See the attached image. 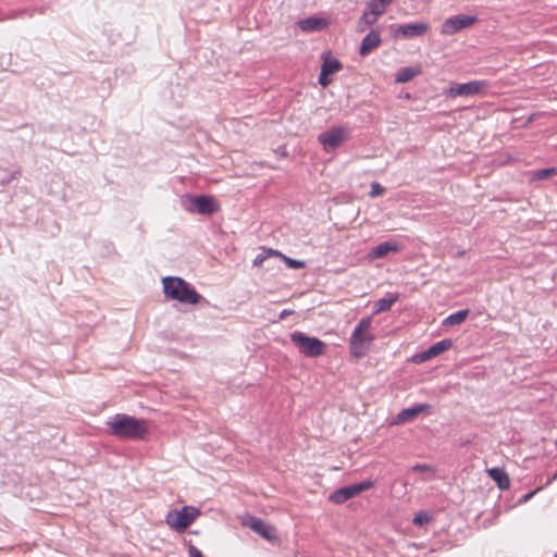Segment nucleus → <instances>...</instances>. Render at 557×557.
Masks as SVG:
<instances>
[{"label":"nucleus","mask_w":557,"mask_h":557,"mask_svg":"<svg viewBox=\"0 0 557 557\" xmlns=\"http://www.w3.org/2000/svg\"><path fill=\"white\" fill-rule=\"evenodd\" d=\"M107 425L110 434L120 438L138 441L148 434L147 421L127 414H115Z\"/></svg>","instance_id":"nucleus-1"},{"label":"nucleus","mask_w":557,"mask_h":557,"mask_svg":"<svg viewBox=\"0 0 557 557\" xmlns=\"http://www.w3.org/2000/svg\"><path fill=\"white\" fill-rule=\"evenodd\" d=\"M163 293L166 298L185 305H197L202 296L186 281L177 276L162 280Z\"/></svg>","instance_id":"nucleus-2"},{"label":"nucleus","mask_w":557,"mask_h":557,"mask_svg":"<svg viewBox=\"0 0 557 557\" xmlns=\"http://www.w3.org/2000/svg\"><path fill=\"white\" fill-rule=\"evenodd\" d=\"M372 319L363 318L359 321L349 339L350 355L360 359L367 355L375 339L371 332Z\"/></svg>","instance_id":"nucleus-3"},{"label":"nucleus","mask_w":557,"mask_h":557,"mask_svg":"<svg viewBox=\"0 0 557 557\" xmlns=\"http://www.w3.org/2000/svg\"><path fill=\"white\" fill-rule=\"evenodd\" d=\"M290 339L306 357L317 358L325 354L326 344L318 337H311L301 332L290 334Z\"/></svg>","instance_id":"nucleus-4"},{"label":"nucleus","mask_w":557,"mask_h":557,"mask_svg":"<svg viewBox=\"0 0 557 557\" xmlns=\"http://www.w3.org/2000/svg\"><path fill=\"white\" fill-rule=\"evenodd\" d=\"M200 516V511L193 506L170 510L165 517L166 524L176 532H184Z\"/></svg>","instance_id":"nucleus-5"},{"label":"nucleus","mask_w":557,"mask_h":557,"mask_svg":"<svg viewBox=\"0 0 557 557\" xmlns=\"http://www.w3.org/2000/svg\"><path fill=\"white\" fill-rule=\"evenodd\" d=\"M488 86L486 81H472L463 84H454L445 94L450 98L474 96L484 92Z\"/></svg>","instance_id":"nucleus-6"},{"label":"nucleus","mask_w":557,"mask_h":557,"mask_svg":"<svg viewBox=\"0 0 557 557\" xmlns=\"http://www.w3.org/2000/svg\"><path fill=\"white\" fill-rule=\"evenodd\" d=\"M373 485L372 481H363L361 483L338 488L330 495V500L337 505L343 504L346 500L358 496L362 492L372 488Z\"/></svg>","instance_id":"nucleus-7"},{"label":"nucleus","mask_w":557,"mask_h":557,"mask_svg":"<svg viewBox=\"0 0 557 557\" xmlns=\"http://www.w3.org/2000/svg\"><path fill=\"white\" fill-rule=\"evenodd\" d=\"M478 22L473 15H455L444 21L441 26V34L444 36L454 35L461 29L469 28Z\"/></svg>","instance_id":"nucleus-8"},{"label":"nucleus","mask_w":557,"mask_h":557,"mask_svg":"<svg viewBox=\"0 0 557 557\" xmlns=\"http://www.w3.org/2000/svg\"><path fill=\"white\" fill-rule=\"evenodd\" d=\"M194 208H187L188 211H196L202 215H210L220 211V203L212 196H190L188 198Z\"/></svg>","instance_id":"nucleus-9"},{"label":"nucleus","mask_w":557,"mask_h":557,"mask_svg":"<svg viewBox=\"0 0 557 557\" xmlns=\"http://www.w3.org/2000/svg\"><path fill=\"white\" fill-rule=\"evenodd\" d=\"M388 4V0H370L367 10L363 12L359 21L360 30H364V28L361 26L362 24H364V26L373 25L377 18L386 11Z\"/></svg>","instance_id":"nucleus-10"},{"label":"nucleus","mask_w":557,"mask_h":557,"mask_svg":"<svg viewBox=\"0 0 557 557\" xmlns=\"http://www.w3.org/2000/svg\"><path fill=\"white\" fill-rule=\"evenodd\" d=\"M348 137V131L345 127H332L331 129L319 135V143L324 150L329 151L341 146Z\"/></svg>","instance_id":"nucleus-11"},{"label":"nucleus","mask_w":557,"mask_h":557,"mask_svg":"<svg viewBox=\"0 0 557 557\" xmlns=\"http://www.w3.org/2000/svg\"><path fill=\"white\" fill-rule=\"evenodd\" d=\"M243 524L250 528L253 532L258 533L264 540L274 542L277 540L276 530L274 527L265 523L262 519L247 516L243 519Z\"/></svg>","instance_id":"nucleus-12"},{"label":"nucleus","mask_w":557,"mask_h":557,"mask_svg":"<svg viewBox=\"0 0 557 557\" xmlns=\"http://www.w3.org/2000/svg\"><path fill=\"white\" fill-rule=\"evenodd\" d=\"M430 30V25L426 23L404 24L396 28L395 37L413 38L425 35Z\"/></svg>","instance_id":"nucleus-13"},{"label":"nucleus","mask_w":557,"mask_h":557,"mask_svg":"<svg viewBox=\"0 0 557 557\" xmlns=\"http://www.w3.org/2000/svg\"><path fill=\"white\" fill-rule=\"evenodd\" d=\"M400 249L401 246L395 240L384 242L372 248V250L369 252V258L373 260L380 259L389 252H398Z\"/></svg>","instance_id":"nucleus-14"},{"label":"nucleus","mask_w":557,"mask_h":557,"mask_svg":"<svg viewBox=\"0 0 557 557\" xmlns=\"http://www.w3.org/2000/svg\"><path fill=\"white\" fill-rule=\"evenodd\" d=\"M429 409L430 405L428 404H421L411 408H406L396 416V423L409 422L413 420L418 414L425 412Z\"/></svg>","instance_id":"nucleus-15"},{"label":"nucleus","mask_w":557,"mask_h":557,"mask_svg":"<svg viewBox=\"0 0 557 557\" xmlns=\"http://www.w3.org/2000/svg\"><path fill=\"white\" fill-rule=\"evenodd\" d=\"M380 45V34L376 32H371L362 39L359 53L364 57L369 54L372 50L376 49Z\"/></svg>","instance_id":"nucleus-16"},{"label":"nucleus","mask_w":557,"mask_h":557,"mask_svg":"<svg viewBox=\"0 0 557 557\" xmlns=\"http://www.w3.org/2000/svg\"><path fill=\"white\" fill-rule=\"evenodd\" d=\"M488 476L497 484L500 490H508L510 487V479L507 472L502 468L487 469Z\"/></svg>","instance_id":"nucleus-17"},{"label":"nucleus","mask_w":557,"mask_h":557,"mask_svg":"<svg viewBox=\"0 0 557 557\" xmlns=\"http://www.w3.org/2000/svg\"><path fill=\"white\" fill-rule=\"evenodd\" d=\"M298 25L304 32H317L324 29L329 25V22L325 18L307 17L299 21Z\"/></svg>","instance_id":"nucleus-18"},{"label":"nucleus","mask_w":557,"mask_h":557,"mask_svg":"<svg viewBox=\"0 0 557 557\" xmlns=\"http://www.w3.org/2000/svg\"><path fill=\"white\" fill-rule=\"evenodd\" d=\"M422 73L420 65L408 66L400 69L395 77V82L398 84L407 83Z\"/></svg>","instance_id":"nucleus-19"},{"label":"nucleus","mask_w":557,"mask_h":557,"mask_svg":"<svg viewBox=\"0 0 557 557\" xmlns=\"http://www.w3.org/2000/svg\"><path fill=\"white\" fill-rule=\"evenodd\" d=\"M399 295L397 293L388 294V297L381 298L374 304V314L388 311L392 306L398 301Z\"/></svg>","instance_id":"nucleus-20"},{"label":"nucleus","mask_w":557,"mask_h":557,"mask_svg":"<svg viewBox=\"0 0 557 557\" xmlns=\"http://www.w3.org/2000/svg\"><path fill=\"white\" fill-rule=\"evenodd\" d=\"M321 69L324 70V72L329 73L330 75H333L336 72L341 71L343 69V65L336 58H333L329 53H326L323 55V64Z\"/></svg>","instance_id":"nucleus-21"},{"label":"nucleus","mask_w":557,"mask_h":557,"mask_svg":"<svg viewBox=\"0 0 557 557\" xmlns=\"http://www.w3.org/2000/svg\"><path fill=\"white\" fill-rule=\"evenodd\" d=\"M451 347V341L450 339H443L441 342L435 343L428 349V355L436 357L441 355L442 352L448 350Z\"/></svg>","instance_id":"nucleus-22"},{"label":"nucleus","mask_w":557,"mask_h":557,"mask_svg":"<svg viewBox=\"0 0 557 557\" xmlns=\"http://www.w3.org/2000/svg\"><path fill=\"white\" fill-rule=\"evenodd\" d=\"M469 314V310H460L458 312H455L450 315H448L443 324L444 325H458V324H461L468 317Z\"/></svg>","instance_id":"nucleus-23"},{"label":"nucleus","mask_w":557,"mask_h":557,"mask_svg":"<svg viewBox=\"0 0 557 557\" xmlns=\"http://www.w3.org/2000/svg\"><path fill=\"white\" fill-rule=\"evenodd\" d=\"M557 174V169L556 168H548V169H543V170H539L534 173V178L536 180H545V178H548L549 176L552 175H555Z\"/></svg>","instance_id":"nucleus-24"},{"label":"nucleus","mask_w":557,"mask_h":557,"mask_svg":"<svg viewBox=\"0 0 557 557\" xmlns=\"http://www.w3.org/2000/svg\"><path fill=\"white\" fill-rule=\"evenodd\" d=\"M385 193V188L377 182H372L370 196L372 198L382 196Z\"/></svg>","instance_id":"nucleus-25"},{"label":"nucleus","mask_w":557,"mask_h":557,"mask_svg":"<svg viewBox=\"0 0 557 557\" xmlns=\"http://www.w3.org/2000/svg\"><path fill=\"white\" fill-rule=\"evenodd\" d=\"M282 259L292 269H300V268L305 267V263L302 261L288 258V257H286L284 255H283Z\"/></svg>","instance_id":"nucleus-26"},{"label":"nucleus","mask_w":557,"mask_h":557,"mask_svg":"<svg viewBox=\"0 0 557 557\" xmlns=\"http://www.w3.org/2000/svg\"><path fill=\"white\" fill-rule=\"evenodd\" d=\"M430 521V517L426 512H418L413 518V523L416 525H422L424 523H428Z\"/></svg>","instance_id":"nucleus-27"},{"label":"nucleus","mask_w":557,"mask_h":557,"mask_svg":"<svg viewBox=\"0 0 557 557\" xmlns=\"http://www.w3.org/2000/svg\"><path fill=\"white\" fill-rule=\"evenodd\" d=\"M412 471H414V472H430V473H434L435 469L432 466H430V465L416 463L412 467Z\"/></svg>","instance_id":"nucleus-28"},{"label":"nucleus","mask_w":557,"mask_h":557,"mask_svg":"<svg viewBox=\"0 0 557 557\" xmlns=\"http://www.w3.org/2000/svg\"><path fill=\"white\" fill-rule=\"evenodd\" d=\"M330 76L331 75L329 73L324 72V70L321 69V72L319 75V84L323 87L329 86L332 82V78Z\"/></svg>","instance_id":"nucleus-29"},{"label":"nucleus","mask_w":557,"mask_h":557,"mask_svg":"<svg viewBox=\"0 0 557 557\" xmlns=\"http://www.w3.org/2000/svg\"><path fill=\"white\" fill-rule=\"evenodd\" d=\"M188 553L190 557H203L202 553L195 546H190Z\"/></svg>","instance_id":"nucleus-30"},{"label":"nucleus","mask_w":557,"mask_h":557,"mask_svg":"<svg viewBox=\"0 0 557 557\" xmlns=\"http://www.w3.org/2000/svg\"><path fill=\"white\" fill-rule=\"evenodd\" d=\"M268 258L265 255H258L253 260V265L259 267L263 263V261Z\"/></svg>","instance_id":"nucleus-31"},{"label":"nucleus","mask_w":557,"mask_h":557,"mask_svg":"<svg viewBox=\"0 0 557 557\" xmlns=\"http://www.w3.org/2000/svg\"><path fill=\"white\" fill-rule=\"evenodd\" d=\"M419 360L420 361H426L431 358H434L433 356H429L428 355V350H424L423 352H421L419 356H418Z\"/></svg>","instance_id":"nucleus-32"},{"label":"nucleus","mask_w":557,"mask_h":557,"mask_svg":"<svg viewBox=\"0 0 557 557\" xmlns=\"http://www.w3.org/2000/svg\"><path fill=\"white\" fill-rule=\"evenodd\" d=\"M267 256H268V257H269V256H275V257H280V258H282V257H283V253H282V252H280V251H277V250H274V249H269V250H268V255H267Z\"/></svg>","instance_id":"nucleus-33"},{"label":"nucleus","mask_w":557,"mask_h":557,"mask_svg":"<svg viewBox=\"0 0 557 557\" xmlns=\"http://www.w3.org/2000/svg\"><path fill=\"white\" fill-rule=\"evenodd\" d=\"M290 312H288L287 310H284L282 313H281V318H285L286 315H288Z\"/></svg>","instance_id":"nucleus-34"},{"label":"nucleus","mask_w":557,"mask_h":557,"mask_svg":"<svg viewBox=\"0 0 557 557\" xmlns=\"http://www.w3.org/2000/svg\"><path fill=\"white\" fill-rule=\"evenodd\" d=\"M553 479H554V480H556V479H557V472L554 474Z\"/></svg>","instance_id":"nucleus-35"},{"label":"nucleus","mask_w":557,"mask_h":557,"mask_svg":"<svg viewBox=\"0 0 557 557\" xmlns=\"http://www.w3.org/2000/svg\"><path fill=\"white\" fill-rule=\"evenodd\" d=\"M393 0H388V2L391 3Z\"/></svg>","instance_id":"nucleus-36"},{"label":"nucleus","mask_w":557,"mask_h":557,"mask_svg":"<svg viewBox=\"0 0 557 557\" xmlns=\"http://www.w3.org/2000/svg\"><path fill=\"white\" fill-rule=\"evenodd\" d=\"M555 557H557V552H556V555H555Z\"/></svg>","instance_id":"nucleus-37"}]
</instances>
